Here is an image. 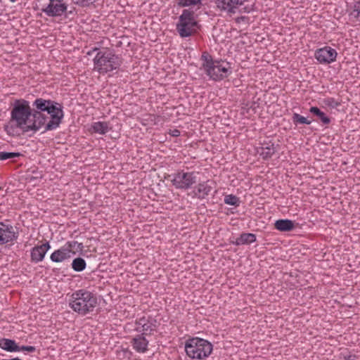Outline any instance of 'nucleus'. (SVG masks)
Instances as JSON below:
<instances>
[{
	"mask_svg": "<svg viewBox=\"0 0 360 360\" xmlns=\"http://www.w3.org/2000/svg\"><path fill=\"white\" fill-rule=\"evenodd\" d=\"M44 126V119L41 112H34L28 101L20 98L12 102L10 120L5 126V131L9 136L35 133Z\"/></svg>",
	"mask_w": 360,
	"mask_h": 360,
	"instance_id": "nucleus-1",
	"label": "nucleus"
},
{
	"mask_svg": "<svg viewBox=\"0 0 360 360\" xmlns=\"http://www.w3.org/2000/svg\"><path fill=\"white\" fill-rule=\"evenodd\" d=\"M33 105L37 108L33 111L40 112L43 116L46 131H51L59 127L64 116L60 104L40 98L34 101Z\"/></svg>",
	"mask_w": 360,
	"mask_h": 360,
	"instance_id": "nucleus-2",
	"label": "nucleus"
},
{
	"mask_svg": "<svg viewBox=\"0 0 360 360\" xmlns=\"http://www.w3.org/2000/svg\"><path fill=\"white\" fill-rule=\"evenodd\" d=\"M201 70L210 79L219 81L227 77L231 73V67L229 63L221 60H214L212 56L203 52L201 58Z\"/></svg>",
	"mask_w": 360,
	"mask_h": 360,
	"instance_id": "nucleus-3",
	"label": "nucleus"
},
{
	"mask_svg": "<svg viewBox=\"0 0 360 360\" xmlns=\"http://www.w3.org/2000/svg\"><path fill=\"white\" fill-rule=\"evenodd\" d=\"M96 51H98V52L93 60L94 69L98 73L103 75L120 67L122 60L112 51L108 49L99 50L98 48H94L91 51H89L87 54L91 55V52Z\"/></svg>",
	"mask_w": 360,
	"mask_h": 360,
	"instance_id": "nucleus-4",
	"label": "nucleus"
},
{
	"mask_svg": "<svg viewBox=\"0 0 360 360\" xmlns=\"http://www.w3.org/2000/svg\"><path fill=\"white\" fill-rule=\"evenodd\" d=\"M68 304L74 311L86 315L94 309L97 304V299L92 292L81 289L72 293Z\"/></svg>",
	"mask_w": 360,
	"mask_h": 360,
	"instance_id": "nucleus-5",
	"label": "nucleus"
},
{
	"mask_svg": "<svg viewBox=\"0 0 360 360\" xmlns=\"http://www.w3.org/2000/svg\"><path fill=\"white\" fill-rule=\"evenodd\" d=\"M199 28L198 15L191 8H184L179 16L176 30L182 38L191 37Z\"/></svg>",
	"mask_w": 360,
	"mask_h": 360,
	"instance_id": "nucleus-6",
	"label": "nucleus"
},
{
	"mask_svg": "<svg viewBox=\"0 0 360 360\" xmlns=\"http://www.w3.org/2000/svg\"><path fill=\"white\" fill-rule=\"evenodd\" d=\"M213 349L212 345L206 340L193 338L185 344L186 354L191 359L202 360L209 357Z\"/></svg>",
	"mask_w": 360,
	"mask_h": 360,
	"instance_id": "nucleus-7",
	"label": "nucleus"
},
{
	"mask_svg": "<svg viewBox=\"0 0 360 360\" xmlns=\"http://www.w3.org/2000/svg\"><path fill=\"white\" fill-rule=\"evenodd\" d=\"M83 249L82 243L77 241H68L63 246L56 250L50 256L52 262L56 263H62L70 259Z\"/></svg>",
	"mask_w": 360,
	"mask_h": 360,
	"instance_id": "nucleus-8",
	"label": "nucleus"
},
{
	"mask_svg": "<svg viewBox=\"0 0 360 360\" xmlns=\"http://www.w3.org/2000/svg\"><path fill=\"white\" fill-rule=\"evenodd\" d=\"M197 172L181 170L171 176V181L176 188L186 190L197 182Z\"/></svg>",
	"mask_w": 360,
	"mask_h": 360,
	"instance_id": "nucleus-9",
	"label": "nucleus"
},
{
	"mask_svg": "<svg viewBox=\"0 0 360 360\" xmlns=\"http://www.w3.org/2000/svg\"><path fill=\"white\" fill-rule=\"evenodd\" d=\"M67 9L68 5L64 0H47L41 10L49 17H60Z\"/></svg>",
	"mask_w": 360,
	"mask_h": 360,
	"instance_id": "nucleus-10",
	"label": "nucleus"
},
{
	"mask_svg": "<svg viewBox=\"0 0 360 360\" xmlns=\"http://www.w3.org/2000/svg\"><path fill=\"white\" fill-rule=\"evenodd\" d=\"M17 238L18 233L11 224L0 222V245L13 244Z\"/></svg>",
	"mask_w": 360,
	"mask_h": 360,
	"instance_id": "nucleus-11",
	"label": "nucleus"
},
{
	"mask_svg": "<svg viewBox=\"0 0 360 360\" xmlns=\"http://www.w3.org/2000/svg\"><path fill=\"white\" fill-rule=\"evenodd\" d=\"M338 53L330 46H324L315 51L314 57L321 64H330L336 60Z\"/></svg>",
	"mask_w": 360,
	"mask_h": 360,
	"instance_id": "nucleus-12",
	"label": "nucleus"
},
{
	"mask_svg": "<svg viewBox=\"0 0 360 360\" xmlns=\"http://www.w3.org/2000/svg\"><path fill=\"white\" fill-rule=\"evenodd\" d=\"M246 0H217V7L229 13H236Z\"/></svg>",
	"mask_w": 360,
	"mask_h": 360,
	"instance_id": "nucleus-13",
	"label": "nucleus"
},
{
	"mask_svg": "<svg viewBox=\"0 0 360 360\" xmlns=\"http://www.w3.org/2000/svg\"><path fill=\"white\" fill-rule=\"evenodd\" d=\"M51 246L49 243L34 247L31 250V260L34 263L41 262Z\"/></svg>",
	"mask_w": 360,
	"mask_h": 360,
	"instance_id": "nucleus-14",
	"label": "nucleus"
},
{
	"mask_svg": "<svg viewBox=\"0 0 360 360\" xmlns=\"http://www.w3.org/2000/svg\"><path fill=\"white\" fill-rule=\"evenodd\" d=\"M155 330V326L146 317H142L136 322V330L143 335H149Z\"/></svg>",
	"mask_w": 360,
	"mask_h": 360,
	"instance_id": "nucleus-15",
	"label": "nucleus"
},
{
	"mask_svg": "<svg viewBox=\"0 0 360 360\" xmlns=\"http://www.w3.org/2000/svg\"><path fill=\"white\" fill-rule=\"evenodd\" d=\"M212 188V186L208 184L207 181L200 183L192 191V196L193 198L203 199L210 194Z\"/></svg>",
	"mask_w": 360,
	"mask_h": 360,
	"instance_id": "nucleus-16",
	"label": "nucleus"
},
{
	"mask_svg": "<svg viewBox=\"0 0 360 360\" xmlns=\"http://www.w3.org/2000/svg\"><path fill=\"white\" fill-rule=\"evenodd\" d=\"M111 129L110 124L107 122H94L91 124L89 131L91 134H98L104 135Z\"/></svg>",
	"mask_w": 360,
	"mask_h": 360,
	"instance_id": "nucleus-17",
	"label": "nucleus"
},
{
	"mask_svg": "<svg viewBox=\"0 0 360 360\" xmlns=\"http://www.w3.org/2000/svg\"><path fill=\"white\" fill-rule=\"evenodd\" d=\"M274 228L279 231H290L295 228V222L290 219H278L275 221Z\"/></svg>",
	"mask_w": 360,
	"mask_h": 360,
	"instance_id": "nucleus-18",
	"label": "nucleus"
},
{
	"mask_svg": "<svg viewBox=\"0 0 360 360\" xmlns=\"http://www.w3.org/2000/svg\"><path fill=\"white\" fill-rule=\"evenodd\" d=\"M176 3L179 7H188L195 10V12L202 6V0H176Z\"/></svg>",
	"mask_w": 360,
	"mask_h": 360,
	"instance_id": "nucleus-19",
	"label": "nucleus"
},
{
	"mask_svg": "<svg viewBox=\"0 0 360 360\" xmlns=\"http://www.w3.org/2000/svg\"><path fill=\"white\" fill-rule=\"evenodd\" d=\"M0 347L8 352H19L20 347L14 340L2 338L0 339Z\"/></svg>",
	"mask_w": 360,
	"mask_h": 360,
	"instance_id": "nucleus-20",
	"label": "nucleus"
},
{
	"mask_svg": "<svg viewBox=\"0 0 360 360\" xmlns=\"http://www.w3.org/2000/svg\"><path fill=\"white\" fill-rule=\"evenodd\" d=\"M148 341L143 336H137L133 339V347L139 352H144L147 349Z\"/></svg>",
	"mask_w": 360,
	"mask_h": 360,
	"instance_id": "nucleus-21",
	"label": "nucleus"
},
{
	"mask_svg": "<svg viewBox=\"0 0 360 360\" xmlns=\"http://www.w3.org/2000/svg\"><path fill=\"white\" fill-rule=\"evenodd\" d=\"M309 112L316 115L323 124H328L330 122V118L317 107H311Z\"/></svg>",
	"mask_w": 360,
	"mask_h": 360,
	"instance_id": "nucleus-22",
	"label": "nucleus"
},
{
	"mask_svg": "<svg viewBox=\"0 0 360 360\" xmlns=\"http://www.w3.org/2000/svg\"><path fill=\"white\" fill-rule=\"evenodd\" d=\"M276 152V148L274 143L268 144L266 146L262 147L260 155L263 159H269Z\"/></svg>",
	"mask_w": 360,
	"mask_h": 360,
	"instance_id": "nucleus-23",
	"label": "nucleus"
},
{
	"mask_svg": "<svg viewBox=\"0 0 360 360\" xmlns=\"http://www.w3.org/2000/svg\"><path fill=\"white\" fill-rule=\"evenodd\" d=\"M256 240V236L253 233H243L239 238L237 239V245L250 244Z\"/></svg>",
	"mask_w": 360,
	"mask_h": 360,
	"instance_id": "nucleus-24",
	"label": "nucleus"
},
{
	"mask_svg": "<svg viewBox=\"0 0 360 360\" xmlns=\"http://www.w3.org/2000/svg\"><path fill=\"white\" fill-rule=\"evenodd\" d=\"M86 263L82 257H77L73 259L72 262V268L74 271L79 272L86 269Z\"/></svg>",
	"mask_w": 360,
	"mask_h": 360,
	"instance_id": "nucleus-25",
	"label": "nucleus"
},
{
	"mask_svg": "<svg viewBox=\"0 0 360 360\" xmlns=\"http://www.w3.org/2000/svg\"><path fill=\"white\" fill-rule=\"evenodd\" d=\"M321 104L323 106L328 107L330 108H335L340 105V102H338L336 99L331 97H327L323 98L321 101Z\"/></svg>",
	"mask_w": 360,
	"mask_h": 360,
	"instance_id": "nucleus-26",
	"label": "nucleus"
},
{
	"mask_svg": "<svg viewBox=\"0 0 360 360\" xmlns=\"http://www.w3.org/2000/svg\"><path fill=\"white\" fill-rule=\"evenodd\" d=\"M224 202L226 205L238 206L240 203L239 198L233 195H226L224 197Z\"/></svg>",
	"mask_w": 360,
	"mask_h": 360,
	"instance_id": "nucleus-27",
	"label": "nucleus"
},
{
	"mask_svg": "<svg viewBox=\"0 0 360 360\" xmlns=\"http://www.w3.org/2000/svg\"><path fill=\"white\" fill-rule=\"evenodd\" d=\"M292 121L294 123L297 124H310L311 121L308 120L306 117L300 115L298 113H294L292 115Z\"/></svg>",
	"mask_w": 360,
	"mask_h": 360,
	"instance_id": "nucleus-28",
	"label": "nucleus"
},
{
	"mask_svg": "<svg viewBox=\"0 0 360 360\" xmlns=\"http://www.w3.org/2000/svg\"><path fill=\"white\" fill-rule=\"evenodd\" d=\"M20 156L19 153L0 152V160H6L8 159L15 158Z\"/></svg>",
	"mask_w": 360,
	"mask_h": 360,
	"instance_id": "nucleus-29",
	"label": "nucleus"
},
{
	"mask_svg": "<svg viewBox=\"0 0 360 360\" xmlns=\"http://www.w3.org/2000/svg\"><path fill=\"white\" fill-rule=\"evenodd\" d=\"M97 0H72V1L77 5L81 6H88L90 4H94Z\"/></svg>",
	"mask_w": 360,
	"mask_h": 360,
	"instance_id": "nucleus-30",
	"label": "nucleus"
},
{
	"mask_svg": "<svg viewBox=\"0 0 360 360\" xmlns=\"http://www.w3.org/2000/svg\"><path fill=\"white\" fill-rule=\"evenodd\" d=\"M36 350L34 347L32 346H22L20 347V351L19 352H33Z\"/></svg>",
	"mask_w": 360,
	"mask_h": 360,
	"instance_id": "nucleus-31",
	"label": "nucleus"
},
{
	"mask_svg": "<svg viewBox=\"0 0 360 360\" xmlns=\"http://www.w3.org/2000/svg\"><path fill=\"white\" fill-rule=\"evenodd\" d=\"M168 134L173 137H177V136H180L181 132L177 129H169V131H168Z\"/></svg>",
	"mask_w": 360,
	"mask_h": 360,
	"instance_id": "nucleus-32",
	"label": "nucleus"
},
{
	"mask_svg": "<svg viewBox=\"0 0 360 360\" xmlns=\"http://www.w3.org/2000/svg\"><path fill=\"white\" fill-rule=\"evenodd\" d=\"M355 11L356 12V16L360 18V2H358L355 6Z\"/></svg>",
	"mask_w": 360,
	"mask_h": 360,
	"instance_id": "nucleus-33",
	"label": "nucleus"
},
{
	"mask_svg": "<svg viewBox=\"0 0 360 360\" xmlns=\"http://www.w3.org/2000/svg\"><path fill=\"white\" fill-rule=\"evenodd\" d=\"M11 2L14 3L15 1H17L18 0H10Z\"/></svg>",
	"mask_w": 360,
	"mask_h": 360,
	"instance_id": "nucleus-34",
	"label": "nucleus"
},
{
	"mask_svg": "<svg viewBox=\"0 0 360 360\" xmlns=\"http://www.w3.org/2000/svg\"><path fill=\"white\" fill-rule=\"evenodd\" d=\"M11 360H20V359L18 358H14V359H12Z\"/></svg>",
	"mask_w": 360,
	"mask_h": 360,
	"instance_id": "nucleus-35",
	"label": "nucleus"
}]
</instances>
